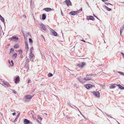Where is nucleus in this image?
<instances>
[{"label": "nucleus", "instance_id": "obj_1", "mask_svg": "<svg viewBox=\"0 0 124 124\" xmlns=\"http://www.w3.org/2000/svg\"><path fill=\"white\" fill-rule=\"evenodd\" d=\"M33 95L31 96L29 94L26 95L23 98V101L24 102H29L31 101Z\"/></svg>", "mask_w": 124, "mask_h": 124}, {"label": "nucleus", "instance_id": "obj_2", "mask_svg": "<svg viewBox=\"0 0 124 124\" xmlns=\"http://www.w3.org/2000/svg\"><path fill=\"white\" fill-rule=\"evenodd\" d=\"M2 82L3 83V84H4L6 86L5 87H8L11 86L9 84V83L7 81L5 80H3L2 81Z\"/></svg>", "mask_w": 124, "mask_h": 124}, {"label": "nucleus", "instance_id": "obj_3", "mask_svg": "<svg viewBox=\"0 0 124 124\" xmlns=\"http://www.w3.org/2000/svg\"><path fill=\"white\" fill-rule=\"evenodd\" d=\"M93 93L97 97H99L100 96V94L98 92L93 91Z\"/></svg>", "mask_w": 124, "mask_h": 124}, {"label": "nucleus", "instance_id": "obj_4", "mask_svg": "<svg viewBox=\"0 0 124 124\" xmlns=\"http://www.w3.org/2000/svg\"><path fill=\"white\" fill-rule=\"evenodd\" d=\"M86 18L88 20H91L93 21L94 20V17L92 16H87L86 17Z\"/></svg>", "mask_w": 124, "mask_h": 124}, {"label": "nucleus", "instance_id": "obj_5", "mask_svg": "<svg viewBox=\"0 0 124 124\" xmlns=\"http://www.w3.org/2000/svg\"><path fill=\"white\" fill-rule=\"evenodd\" d=\"M93 86H94V85H93L90 84H87L85 85V87L87 89H89L90 88L92 87Z\"/></svg>", "mask_w": 124, "mask_h": 124}, {"label": "nucleus", "instance_id": "obj_6", "mask_svg": "<svg viewBox=\"0 0 124 124\" xmlns=\"http://www.w3.org/2000/svg\"><path fill=\"white\" fill-rule=\"evenodd\" d=\"M43 30L45 31L47 30V27L43 23H41L40 24Z\"/></svg>", "mask_w": 124, "mask_h": 124}, {"label": "nucleus", "instance_id": "obj_7", "mask_svg": "<svg viewBox=\"0 0 124 124\" xmlns=\"http://www.w3.org/2000/svg\"><path fill=\"white\" fill-rule=\"evenodd\" d=\"M65 2L66 3L68 6H69L70 5H72L71 2L70 0H66L65 1Z\"/></svg>", "mask_w": 124, "mask_h": 124}, {"label": "nucleus", "instance_id": "obj_8", "mask_svg": "<svg viewBox=\"0 0 124 124\" xmlns=\"http://www.w3.org/2000/svg\"><path fill=\"white\" fill-rule=\"evenodd\" d=\"M30 121L26 119H25L24 120V124H28L30 123Z\"/></svg>", "mask_w": 124, "mask_h": 124}, {"label": "nucleus", "instance_id": "obj_9", "mask_svg": "<svg viewBox=\"0 0 124 124\" xmlns=\"http://www.w3.org/2000/svg\"><path fill=\"white\" fill-rule=\"evenodd\" d=\"M20 81V78L19 76H18L16 78L15 83H17L19 82Z\"/></svg>", "mask_w": 124, "mask_h": 124}, {"label": "nucleus", "instance_id": "obj_10", "mask_svg": "<svg viewBox=\"0 0 124 124\" xmlns=\"http://www.w3.org/2000/svg\"><path fill=\"white\" fill-rule=\"evenodd\" d=\"M116 84H113L109 86V87L110 88H114L116 87Z\"/></svg>", "mask_w": 124, "mask_h": 124}, {"label": "nucleus", "instance_id": "obj_11", "mask_svg": "<svg viewBox=\"0 0 124 124\" xmlns=\"http://www.w3.org/2000/svg\"><path fill=\"white\" fill-rule=\"evenodd\" d=\"M52 32L54 36H57V33L53 30H52Z\"/></svg>", "mask_w": 124, "mask_h": 124}, {"label": "nucleus", "instance_id": "obj_12", "mask_svg": "<svg viewBox=\"0 0 124 124\" xmlns=\"http://www.w3.org/2000/svg\"><path fill=\"white\" fill-rule=\"evenodd\" d=\"M69 14L70 15L72 16H74L76 15L75 11H71L69 13Z\"/></svg>", "mask_w": 124, "mask_h": 124}, {"label": "nucleus", "instance_id": "obj_13", "mask_svg": "<svg viewBox=\"0 0 124 124\" xmlns=\"http://www.w3.org/2000/svg\"><path fill=\"white\" fill-rule=\"evenodd\" d=\"M43 10L46 11V12H48L51 10L52 9L50 8H44Z\"/></svg>", "mask_w": 124, "mask_h": 124}, {"label": "nucleus", "instance_id": "obj_14", "mask_svg": "<svg viewBox=\"0 0 124 124\" xmlns=\"http://www.w3.org/2000/svg\"><path fill=\"white\" fill-rule=\"evenodd\" d=\"M84 79L85 80L87 81L91 80L92 79L91 78H88V77L87 76V75L86 76V77L84 78Z\"/></svg>", "mask_w": 124, "mask_h": 124}, {"label": "nucleus", "instance_id": "obj_15", "mask_svg": "<svg viewBox=\"0 0 124 124\" xmlns=\"http://www.w3.org/2000/svg\"><path fill=\"white\" fill-rule=\"evenodd\" d=\"M20 112H19L18 113L17 115V116H16V118H15V119L14 121L16 122V121L18 117H19V116H20Z\"/></svg>", "mask_w": 124, "mask_h": 124}, {"label": "nucleus", "instance_id": "obj_16", "mask_svg": "<svg viewBox=\"0 0 124 124\" xmlns=\"http://www.w3.org/2000/svg\"><path fill=\"white\" fill-rule=\"evenodd\" d=\"M46 18V14H44L42 15V19L43 20H45Z\"/></svg>", "mask_w": 124, "mask_h": 124}, {"label": "nucleus", "instance_id": "obj_17", "mask_svg": "<svg viewBox=\"0 0 124 124\" xmlns=\"http://www.w3.org/2000/svg\"><path fill=\"white\" fill-rule=\"evenodd\" d=\"M105 8L108 11H110L112 10L111 9L108 8L107 6H104Z\"/></svg>", "mask_w": 124, "mask_h": 124}, {"label": "nucleus", "instance_id": "obj_18", "mask_svg": "<svg viewBox=\"0 0 124 124\" xmlns=\"http://www.w3.org/2000/svg\"><path fill=\"white\" fill-rule=\"evenodd\" d=\"M9 63H10V66H11L12 67L14 65V63L13 62V61L12 60H11V62L12 63V64H11L10 63V61L9 60H8Z\"/></svg>", "mask_w": 124, "mask_h": 124}, {"label": "nucleus", "instance_id": "obj_19", "mask_svg": "<svg viewBox=\"0 0 124 124\" xmlns=\"http://www.w3.org/2000/svg\"><path fill=\"white\" fill-rule=\"evenodd\" d=\"M30 57L33 58V54L32 53V51H31L30 53Z\"/></svg>", "mask_w": 124, "mask_h": 124}, {"label": "nucleus", "instance_id": "obj_20", "mask_svg": "<svg viewBox=\"0 0 124 124\" xmlns=\"http://www.w3.org/2000/svg\"><path fill=\"white\" fill-rule=\"evenodd\" d=\"M11 39L12 40L14 39L18 40V38L16 36H15L13 37L12 38H11Z\"/></svg>", "mask_w": 124, "mask_h": 124}, {"label": "nucleus", "instance_id": "obj_21", "mask_svg": "<svg viewBox=\"0 0 124 124\" xmlns=\"http://www.w3.org/2000/svg\"><path fill=\"white\" fill-rule=\"evenodd\" d=\"M85 65V62H82V63L81 65L80 66V67L81 68L83 67Z\"/></svg>", "mask_w": 124, "mask_h": 124}, {"label": "nucleus", "instance_id": "obj_22", "mask_svg": "<svg viewBox=\"0 0 124 124\" xmlns=\"http://www.w3.org/2000/svg\"><path fill=\"white\" fill-rule=\"evenodd\" d=\"M14 47L15 48L17 49L18 48V47H19V46L18 45L15 44L14 46Z\"/></svg>", "mask_w": 124, "mask_h": 124}, {"label": "nucleus", "instance_id": "obj_23", "mask_svg": "<svg viewBox=\"0 0 124 124\" xmlns=\"http://www.w3.org/2000/svg\"><path fill=\"white\" fill-rule=\"evenodd\" d=\"M0 19L4 23V22L5 20L4 18L3 17H0Z\"/></svg>", "mask_w": 124, "mask_h": 124}, {"label": "nucleus", "instance_id": "obj_24", "mask_svg": "<svg viewBox=\"0 0 124 124\" xmlns=\"http://www.w3.org/2000/svg\"><path fill=\"white\" fill-rule=\"evenodd\" d=\"M30 6L31 7L32 9L34 7V6L33 5V3H30Z\"/></svg>", "mask_w": 124, "mask_h": 124}, {"label": "nucleus", "instance_id": "obj_25", "mask_svg": "<svg viewBox=\"0 0 124 124\" xmlns=\"http://www.w3.org/2000/svg\"><path fill=\"white\" fill-rule=\"evenodd\" d=\"M14 48H11L10 49V53H12L13 52H14Z\"/></svg>", "mask_w": 124, "mask_h": 124}, {"label": "nucleus", "instance_id": "obj_26", "mask_svg": "<svg viewBox=\"0 0 124 124\" xmlns=\"http://www.w3.org/2000/svg\"><path fill=\"white\" fill-rule=\"evenodd\" d=\"M78 79L79 80L80 82L81 83H84V81L82 80V79H80L79 78H78Z\"/></svg>", "mask_w": 124, "mask_h": 124}, {"label": "nucleus", "instance_id": "obj_27", "mask_svg": "<svg viewBox=\"0 0 124 124\" xmlns=\"http://www.w3.org/2000/svg\"><path fill=\"white\" fill-rule=\"evenodd\" d=\"M47 76L48 77H50L52 76L53 75L52 73H49L48 74Z\"/></svg>", "mask_w": 124, "mask_h": 124}, {"label": "nucleus", "instance_id": "obj_28", "mask_svg": "<svg viewBox=\"0 0 124 124\" xmlns=\"http://www.w3.org/2000/svg\"><path fill=\"white\" fill-rule=\"evenodd\" d=\"M29 42L31 44L32 42V40L31 38H29Z\"/></svg>", "mask_w": 124, "mask_h": 124}, {"label": "nucleus", "instance_id": "obj_29", "mask_svg": "<svg viewBox=\"0 0 124 124\" xmlns=\"http://www.w3.org/2000/svg\"><path fill=\"white\" fill-rule=\"evenodd\" d=\"M18 52L19 54H21L23 52L20 49L19 50Z\"/></svg>", "mask_w": 124, "mask_h": 124}, {"label": "nucleus", "instance_id": "obj_30", "mask_svg": "<svg viewBox=\"0 0 124 124\" xmlns=\"http://www.w3.org/2000/svg\"><path fill=\"white\" fill-rule=\"evenodd\" d=\"M117 72L118 73H119L120 74L124 76V73L123 72L120 71H118V72Z\"/></svg>", "mask_w": 124, "mask_h": 124}, {"label": "nucleus", "instance_id": "obj_31", "mask_svg": "<svg viewBox=\"0 0 124 124\" xmlns=\"http://www.w3.org/2000/svg\"><path fill=\"white\" fill-rule=\"evenodd\" d=\"M38 119H39V120L40 121H41L42 119V117H41L40 116H38Z\"/></svg>", "mask_w": 124, "mask_h": 124}, {"label": "nucleus", "instance_id": "obj_32", "mask_svg": "<svg viewBox=\"0 0 124 124\" xmlns=\"http://www.w3.org/2000/svg\"><path fill=\"white\" fill-rule=\"evenodd\" d=\"M17 56V54L16 53L15 54H13L12 55V57H14V56L15 57V58Z\"/></svg>", "mask_w": 124, "mask_h": 124}, {"label": "nucleus", "instance_id": "obj_33", "mask_svg": "<svg viewBox=\"0 0 124 124\" xmlns=\"http://www.w3.org/2000/svg\"><path fill=\"white\" fill-rule=\"evenodd\" d=\"M119 88L121 90L124 89V87L122 86L121 85V86H120V87Z\"/></svg>", "mask_w": 124, "mask_h": 124}, {"label": "nucleus", "instance_id": "obj_34", "mask_svg": "<svg viewBox=\"0 0 124 124\" xmlns=\"http://www.w3.org/2000/svg\"><path fill=\"white\" fill-rule=\"evenodd\" d=\"M29 47L28 46H26L25 47V49H26L27 51L28 50Z\"/></svg>", "mask_w": 124, "mask_h": 124}, {"label": "nucleus", "instance_id": "obj_35", "mask_svg": "<svg viewBox=\"0 0 124 124\" xmlns=\"http://www.w3.org/2000/svg\"><path fill=\"white\" fill-rule=\"evenodd\" d=\"M66 118L68 119H70L71 118V117H70L69 116H68V115H66Z\"/></svg>", "mask_w": 124, "mask_h": 124}, {"label": "nucleus", "instance_id": "obj_36", "mask_svg": "<svg viewBox=\"0 0 124 124\" xmlns=\"http://www.w3.org/2000/svg\"><path fill=\"white\" fill-rule=\"evenodd\" d=\"M105 3L107 5H108V4H109L111 5H113L112 4L109 3L105 2Z\"/></svg>", "mask_w": 124, "mask_h": 124}, {"label": "nucleus", "instance_id": "obj_37", "mask_svg": "<svg viewBox=\"0 0 124 124\" xmlns=\"http://www.w3.org/2000/svg\"><path fill=\"white\" fill-rule=\"evenodd\" d=\"M12 90L13 91L12 92L13 93L15 94H16V92L15 91V90Z\"/></svg>", "mask_w": 124, "mask_h": 124}, {"label": "nucleus", "instance_id": "obj_38", "mask_svg": "<svg viewBox=\"0 0 124 124\" xmlns=\"http://www.w3.org/2000/svg\"><path fill=\"white\" fill-rule=\"evenodd\" d=\"M75 11V13H76V14H78L79 13V11L78 10V11Z\"/></svg>", "mask_w": 124, "mask_h": 124}, {"label": "nucleus", "instance_id": "obj_39", "mask_svg": "<svg viewBox=\"0 0 124 124\" xmlns=\"http://www.w3.org/2000/svg\"><path fill=\"white\" fill-rule=\"evenodd\" d=\"M123 30V29H120V34L121 35V34H122Z\"/></svg>", "mask_w": 124, "mask_h": 124}, {"label": "nucleus", "instance_id": "obj_40", "mask_svg": "<svg viewBox=\"0 0 124 124\" xmlns=\"http://www.w3.org/2000/svg\"><path fill=\"white\" fill-rule=\"evenodd\" d=\"M121 54L122 55L123 58L124 59V54L122 52H121Z\"/></svg>", "mask_w": 124, "mask_h": 124}, {"label": "nucleus", "instance_id": "obj_41", "mask_svg": "<svg viewBox=\"0 0 124 124\" xmlns=\"http://www.w3.org/2000/svg\"><path fill=\"white\" fill-rule=\"evenodd\" d=\"M100 85L101 86H105V84H100L99 85Z\"/></svg>", "mask_w": 124, "mask_h": 124}, {"label": "nucleus", "instance_id": "obj_42", "mask_svg": "<svg viewBox=\"0 0 124 124\" xmlns=\"http://www.w3.org/2000/svg\"><path fill=\"white\" fill-rule=\"evenodd\" d=\"M93 75H92L91 74H90L89 75H87V76H88V77H90V76H92Z\"/></svg>", "mask_w": 124, "mask_h": 124}, {"label": "nucleus", "instance_id": "obj_43", "mask_svg": "<svg viewBox=\"0 0 124 124\" xmlns=\"http://www.w3.org/2000/svg\"><path fill=\"white\" fill-rule=\"evenodd\" d=\"M25 43L26 46H28V44L26 41L25 42Z\"/></svg>", "mask_w": 124, "mask_h": 124}, {"label": "nucleus", "instance_id": "obj_44", "mask_svg": "<svg viewBox=\"0 0 124 124\" xmlns=\"http://www.w3.org/2000/svg\"><path fill=\"white\" fill-rule=\"evenodd\" d=\"M121 85H120L119 84H116V86H118L119 87V88L120 87V86H121Z\"/></svg>", "mask_w": 124, "mask_h": 124}, {"label": "nucleus", "instance_id": "obj_45", "mask_svg": "<svg viewBox=\"0 0 124 124\" xmlns=\"http://www.w3.org/2000/svg\"><path fill=\"white\" fill-rule=\"evenodd\" d=\"M105 114L106 115L108 116H109L111 118H113V117L111 116L108 115L106 113H105Z\"/></svg>", "mask_w": 124, "mask_h": 124}, {"label": "nucleus", "instance_id": "obj_46", "mask_svg": "<svg viewBox=\"0 0 124 124\" xmlns=\"http://www.w3.org/2000/svg\"><path fill=\"white\" fill-rule=\"evenodd\" d=\"M26 36H29L30 35V33L29 32H28L27 34H26Z\"/></svg>", "mask_w": 124, "mask_h": 124}, {"label": "nucleus", "instance_id": "obj_47", "mask_svg": "<svg viewBox=\"0 0 124 124\" xmlns=\"http://www.w3.org/2000/svg\"><path fill=\"white\" fill-rule=\"evenodd\" d=\"M33 47H31L30 48V52L32 51L33 50Z\"/></svg>", "mask_w": 124, "mask_h": 124}, {"label": "nucleus", "instance_id": "obj_48", "mask_svg": "<svg viewBox=\"0 0 124 124\" xmlns=\"http://www.w3.org/2000/svg\"><path fill=\"white\" fill-rule=\"evenodd\" d=\"M93 15L97 19H99L98 18V17L97 16H95L94 15V14H93Z\"/></svg>", "mask_w": 124, "mask_h": 124}, {"label": "nucleus", "instance_id": "obj_49", "mask_svg": "<svg viewBox=\"0 0 124 124\" xmlns=\"http://www.w3.org/2000/svg\"><path fill=\"white\" fill-rule=\"evenodd\" d=\"M31 81L29 79L27 80V83H30V81Z\"/></svg>", "mask_w": 124, "mask_h": 124}, {"label": "nucleus", "instance_id": "obj_50", "mask_svg": "<svg viewBox=\"0 0 124 124\" xmlns=\"http://www.w3.org/2000/svg\"><path fill=\"white\" fill-rule=\"evenodd\" d=\"M124 28V25L122 27L120 28V29H123V28Z\"/></svg>", "mask_w": 124, "mask_h": 124}, {"label": "nucleus", "instance_id": "obj_51", "mask_svg": "<svg viewBox=\"0 0 124 124\" xmlns=\"http://www.w3.org/2000/svg\"><path fill=\"white\" fill-rule=\"evenodd\" d=\"M42 92L44 94H45L46 95V92H44V91H42Z\"/></svg>", "mask_w": 124, "mask_h": 124}, {"label": "nucleus", "instance_id": "obj_52", "mask_svg": "<svg viewBox=\"0 0 124 124\" xmlns=\"http://www.w3.org/2000/svg\"><path fill=\"white\" fill-rule=\"evenodd\" d=\"M82 8H81L79 10V11H82Z\"/></svg>", "mask_w": 124, "mask_h": 124}, {"label": "nucleus", "instance_id": "obj_53", "mask_svg": "<svg viewBox=\"0 0 124 124\" xmlns=\"http://www.w3.org/2000/svg\"><path fill=\"white\" fill-rule=\"evenodd\" d=\"M33 58L30 57V60L31 61H33Z\"/></svg>", "mask_w": 124, "mask_h": 124}, {"label": "nucleus", "instance_id": "obj_54", "mask_svg": "<svg viewBox=\"0 0 124 124\" xmlns=\"http://www.w3.org/2000/svg\"><path fill=\"white\" fill-rule=\"evenodd\" d=\"M16 114V113L15 112H14L12 113V115L14 116H15V115Z\"/></svg>", "mask_w": 124, "mask_h": 124}, {"label": "nucleus", "instance_id": "obj_55", "mask_svg": "<svg viewBox=\"0 0 124 124\" xmlns=\"http://www.w3.org/2000/svg\"><path fill=\"white\" fill-rule=\"evenodd\" d=\"M74 106L75 107H76V108L77 109H78V110L79 111V112H80V114H81V113L80 112V111H79V109H78V108L77 107H76V106Z\"/></svg>", "mask_w": 124, "mask_h": 124}, {"label": "nucleus", "instance_id": "obj_56", "mask_svg": "<svg viewBox=\"0 0 124 124\" xmlns=\"http://www.w3.org/2000/svg\"><path fill=\"white\" fill-rule=\"evenodd\" d=\"M37 121L39 123H40L41 122V121H40L39 120H37Z\"/></svg>", "mask_w": 124, "mask_h": 124}, {"label": "nucleus", "instance_id": "obj_57", "mask_svg": "<svg viewBox=\"0 0 124 124\" xmlns=\"http://www.w3.org/2000/svg\"><path fill=\"white\" fill-rule=\"evenodd\" d=\"M103 1L104 2L105 1H108V0H103Z\"/></svg>", "mask_w": 124, "mask_h": 124}, {"label": "nucleus", "instance_id": "obj_58", "mask_svg": "<svg viewBox=\"0 0 124 124\" xmlns=\"http://www.w3.org/2000/svg\"><path fill=\"white\" fill-rule=\"evenodd\" d=\"M23 17H26V15H23Z\"/></svg>", "mask_w": 124, "mask_h": 124}, {"label": "nucleus", "instance_id": "obj_59", "mask_svg": "<svg viewBox=\"0 0 124 124\" xmlns=\"http://www.w3.org/2000/svg\"><path fill=\"white\" fill-rule=\"evenodd\" d=\"M81 41H83V42H85V40H84L83 39L81 40Z\"/></svg>", "mask_w": 124, "mask_h": 124}, {"label": "nucleus", "instance_id": "obj_60", "mask_svg": "<svg viewBox=\"0 0 124 124\" xmlns=\"http://www.w3.org/2000/svg\"><path fill=\"white\" fill-rule=\"evenodd\" d=\"M69 106L70 107H71L73 108V107L71 106L70 105H69Z\"/></svg>", "mask_w": 124, "mask_h": 124}, {"label": "nucleus", "instance_id": "obj_61", "mask_svg": "<svg viewBox=\"0 0 124 124\" xmlns=\"http://www.w3.org/2000/svg\"><path fill=\"white\" fill-rule=\"evenodd\" d=\"M61 14L62 15V10L61 9Z\"/></svg>", "mask_w": 124, "mask_h": 124}, {"label": "nucleus", "instance_id": "obj_62", "mask_svg": "<svg viewBox=\"0 0 124 124\" xmlns=\"http://www.w3.org/2000/svg\"><path fill=\"white\" fill-rule=\"evenodd\" d=\"M31 3H33V0H31Z\"/></svg>", "mask_w": 124, "mask_h": 124}, {"label": "nucleus", "instance_id": "obj_63", "mask_svg": "<svg viewBox=\"0 0 124 124\" xmlns=\"http://www.w3.org/2000/svg\"><path fill=\"white\" fill-rule=\"evenodd\" d=\"M22 33H24V32L22 30V31H21Z\"/></svg>", "mask_w": 124, "mask_h": 124}, {"label": "nucleus", "instance_id": "obj_64", "mask_svg": "<svg viewBox=\"0 0 124 124\" xmlns=\"http://www.w3.org/2000/svg\"><path fill=\"white\" fill-rule=\"evenodd\" d=\"M42 36L43 37V38L45 40V38H44L43 36L42 35Z\"/></svg>", "mask_w": 124, "mask_h": 124}]
</instances>
